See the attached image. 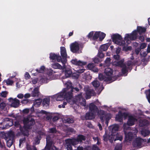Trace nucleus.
<instances>
[{"label":"nucleus","mask_w":150,"mask_h":150,"mask_svg":"<svg viewBox=\"0 0 150 150\" xmlns=\"http://www.w3.org/2000/svg\"><path fill=\"white\" fill-rule=\"evenodd\" d=\"M93 86L95 88H97L98 87L100 84L99 81L98 80H95L92 82Z\"/></svg>","instance_id":"obj_35"},{"label":"nucleus","mask_w":150,"mask_h":150,"mask_svg":"<svg viewBox=\"0 0 150 150\" xmlns=\"http://www.w3.org/2000/svg\"><path fill=\"white\" fill-rule=\"evenodd\" d=\"M9 101L12 103L11 105L14 108H17L19 105L20 101L17 98L14 99L12 98H10L9 99Z\"/></svg>","instance_id":"obj_18"},{"label":"nucleus","mask_w":150,"mask_h":150,"mask_svg":"<svg viewBox=\"0 0 150 150\" xmlns=\"http://www.w3.org/2000/svg\"><path fill=\"white\" fill-rule=\"evenodd\" d=\"M94 91L91 89H88L86 92V95L88 98H91V96L94 94Z\"/></svg>","instance_id":"obj_24"},{"label":"nucleus","mask_w":150,"mask_h":150,"mask_svg":"<svg viewBox=\"0 0 150 150\" xmlns=\"http://www.w3.org/2000/svg\"><path fill=\"white\" fill-rule=\"evenodd\" d=\"M137 31L139 35H141L146 32V28L142 26H137Z\"/></svg>","instance_id":"obj_25"},{"label":"nucleus","mask_w":150,"mask_h":150,"mask_svg":"<svg viewBox=\"0 0 150 150\" xmlns=\"http://www.w3.org/2000/svg\"><path fill=\"white\" fill-rule=\"evenodd\" d=\"M141 49L139 47H138L136 48L135 50V52L136 54L137 55H138L140 51H141Z\"/></svg>","instance_id":"obj_63"},{"label":"nucleus","mask_w":150,"mask_h":150,"mask_svg":"<svg viewBox=\"0 0 150 150\" xmlns=\"http://www.w3.org/2000/svg\"><path fill=\"white\" fill-rule=\"evenodd\" d=\"M7 94V92L5 91H2L1 93V95L2 97L5 98L6 97Z\"/></svg>","instance_id":"obj_57"},{"label":"nucleus","mask_w":150,"mask_h":150,"mask_svg":"<svg viewBox=\"0 0 150 150\" xmlns=\"http://www.w3.org/2000/svg\"><path fill=\"white\" fill-rule=\"evenodd\" d=\"M142 126H146L149 124L148 121L147 120H143L142 121Z\"/></svg>","instance_id":"obj_58"},{"label":"nucleus","mask_w":150,"mask_h":150,"mask_svg":"<svg viewBox=\"0 0 150 150\" xmlns=\"http://www.w3.org/2000/svg\"><path fill=\"white\" fill-rule=\"evenodd\" d=\"M50 137H47L46 138V144L47 145H51L52 144V142L50 140Z\"/></svg>","instance_id":"obj_53"},{"label":"nucleus","mask_w":150,"mask_h":150,"mask_svg":"<svg viewBox=\"0 0 150 150\" xmlns=\"http://www.w3.org/2000/svg\"><path fill=\"white\" fill-rule=\"evenodd\" d=\"M42 101L41 99H38L35 100L34 102V104L35 105H40Z\"/></svg>","instance_id":"obj_48"},{"label":"nucleus","mask_w":150,"mask_h":150,"mask_svg":"<svg viewBox=\"0 0 150 150\" xmlns=\"http://www.w3.org/2000/svg\"><path fill=\"white\" fill-rule=\"evenodd\" d=\"M27 150H37L36 147L35 146L32 147L29 145H27Z\"/></svg>","instance_id":"obj_50"},{"label":"nucleus","mask_w":150,"mask_h":150,"mask_svg":"<svg viewBox=\"0 0 150 150\" xmlns=\"http://www.w3.org/2000/svg\"><path fill=\"white\" fill-rule=\"evenodd\" d=\"M112 39L113 42L115 44L120 46H124L125 42L124 40L122 41V38L121 36L118 34H115L112 36Z\"/></svg>","instance_id":"obj_3"},{"label":"nucleus","mask_w":150,"mask_h":150,"mask_svg":"<svg viewBox=\"0 0 150 150\" xmlns=\"http://www.w3.org/2000/svg\"><path fill=\"white\" fill-rule=\"evenodd\" d=\"M106 34L105 33L99 32V40L102 41L104 38Z\"/></svg>","instance_id":"obj_41"},{"label":"nucleus","mask_w":150,"mask_h":150,"mask_svg":"<svg viewBox=\"0 0 150 150\" xmlns=\"http://www.w3.org/2000/svg\"><path fill=\"white\" fill-rule=\"evenodd\" d=\"M99 36V32H96L93 37V40H96Z\"/></svg>","instance_id":"obj_43"},{"label":"nucleus","mask_w":150,"mask_h":150,"mask_svg":"<svg viewBox=\"0 0 150 150\" xmlns=\"http://www.w3.org/2000/svg\"><path fill=\"white\" fill-rule=\"evenodd\" d=\"M117 61L116 62H115L114 63V64L116 66L122 67L124 66V65H125V64L124 63V59H122Z\"/></svg>","instance_id":"obj_23"},{"label":"nucleus","mask_w":150,"mask_h":150,"mask_svg":"<svg viewBox=\"0 0 150 150\" xmlns=\"http://www.w3.org/2000/svg\"><path fill=\"white\" fill-rule=\"evenodd\" d=\"M49 132L50 133H56L57 132V130L55 128H52L49 129Z\"/></svg>","instance_id":"obj_52"},{"label":"nucleus","mask_w":150,"mask_h":150,"mask_svg":"<svg viewBox=\"0 0 150 150\" xmlns=\"http://www.w3.org/2000/svg\"><path fill=\"white\" fill-rule=\"evenodd\" d=\"M82 88V86L80 84H79L78 87H74L72 86L71 82H69L67 84L66 88L63 89L62 91L69 94L71 93V95H73V92L77 93Z\"/></svg>","instance_id":"obj_2"},{"label":"nucleus","mask_w":150,"mask_h":150,"mask_svg":"<svg viewBox=\"0 0 150 150\" xmlns=\"http://www.w3.org/2000/svg\"><path fill=\"white\" fill-rule=\"evenodd\" d=\"M71 62L72 64L74 65L77 66H81V67L84 66L86 65L87 64L86 62L82 61L80 60H78V59L76 58L72 59Z\"/></svg>","instance_id":"obj_9"},{"label":"nucleus","mask_w":150,"mask_h":150,"mask_svg":"<svg viewBox=\"0 0 150 150\" xmlns=\"http://www.w3.org/2000/svg\"><path fill=\"white\" fill-rule=\"evenodd\" d=\"M93 61L95 63L98 64L102 61V60L98 57H95L93 59Z\"/></svg>","instance_id":"obj_49"},{"label":"nucleus","mask_w":150,"mask_h":150,"mask_svg":"<svg viewBox=\"0 0 150 150\" xmlns=\"http://www.w3.org/2000/svg\"><path fill=\"white\" fill-rule=\"evenodd\" d=\"M85 70V69H81L76 71L79 74H81L83 73Z\"/></svg>","instance_id":"obj_60"},{"label":"nucleus","mask_w":150,"mask_h":150,"mask_svg":"<svg viewBox=\"0 0 150 150\" xmlns=\"http://www.w3.org/2000/svg\"><path fill=\"white\" fill-rule=\"evenodd\" d=\"M27 128H25L23 127V128H22L21 127H20V130L22 134L24 135H25L26 132H27Z\"/></svg>","instance_id":"obj_46"},{"label":"nucleus","mask_w":150,"mask_h":150,"mask_svg":"<svg viewBox=\"0 0 150 150\" xmlns=\"http://www.w3.org/2000/svg\"><path fill=\"white\" fill-rule=\"evenodd\" d=\"M123 139L122 137V136H117L116 138L114 139V141H115L117 140H119L120 141H122Z\"/></svg>","instance_id":"obj_61"},{"label":"nucleus","mask_w":150,"mask_h":150,"mask_svg":"<svg viewBox=\"0 0 150 150\" xmlns=\"http://www.w3.org/2000/svg\"><path fill=\"white\" fill-rule=\"evenodd\" d=\"M6 106V104L4 102H1L0 103V108L1 109H3Z\"/></svg>","instance_id":"obj_56"},{"label":"nucleus","mask_w":150,"mask_h":150,"mask_svg":"<svg viewBox=\"0 0 150 150\" xmlns=\"http://www.w3.org/2000/svg\"><path fill=\"white\" fill-rule=\"evenodd\" d=\"M111 59L110 58L107 57L105 61V64L107 66H109L110 63Z\"/></svg>","instance_id":"obj_51"},{"label":"nucleus","mask_w":150,"mask_h":150,"mask_svg":"<svg viewBox=\"0 0 150 150\" xmlns=\"http://www.w3.org/2000/svg\"><path fill=\"white\" fill-rule=\"evenodd\" d=\"M113 73V70L110 68H106L104 71V73L106 76H107V77H110L111 81H110V82H112L114 81V80L112 81Z\"/></svg>","instance_id":"obj_16"},{"label":"nucleus","mask_w":150,"mask_h":150,"mask_svg":"<svg viewBox=\"0 0 150 150\" xmlns=\"http://www.w3.org/2000/svg\"><path fill=\"white\" fill-rule=\"evenodd\" d=\"M98 116L102 122L105 121H108L110 119V117L108 116H107L105 111L104 110H100L98 112Z\"/></svg>","instance_id":"obj_7"},{"label":"nucleus","mask_w":150,"mask_h":150,"mask_svg":"<svg viewBox=\"0 0 150 150\" xmlns=\"http://www.w3.org/2000/svg\"><path fill=\"white\" fill-rule=\"evenodd\" d=\"M137 120L132 115L128 116V120L127 122V124L129 126H132L134 124V122Z\"/></svg>","instance_id":"obj_20"},{"label":"nucleus","mask_w":150,"mask_h":150,"mask_svg":"<svg viewBox=\"0 0 150 150\" xmlns=\"http://www.w3.org/2000/svg\"><path fill=\"white\" fill-rule=\"evenodd\" d=\"M25 79L27 80L29 79L30 77V75L29 73L28 72H26L25 73Z\"/></svg>","instance_id":"obj_62"},{"label":"nucleus","mask_w":150,"mask_h":150,"mask_svg":"<svg viewBox=\"0 0 150 150\" xmlns=\"http://www.w3.org/2000/svg\"><path fill=\"white\" fill-rule=\"evenodd\" d=\"M59 117L58 116H54L52 118V121L53 122H55L56 121L58 120Z\"/></svg>","instance_id":"obj_64"},{"label":"nucleus","mask_w":150,"mask_h":150,"mask_svg":"<svg viewBox=\"0 0 150 150\" xmlns=\"http://www.w3.org/2000/svg\"><path fill=\"white\" fill-rule=\"evenodd\" d=\"M73 95L61 91L57 95L56 100L57 101H61L66 99L67 102L71 105L74 104L80 103L83 106L86 105V100L82 96V93H80L75 96L74 99H72Z\"/></svg>","instance_id":"obj_1"},{"label":"nucleus","mask_w":150,"mask_h":150,"mask_svg":"<svg viewBox=\"0 0 150 150\" xmlns=\"http://www.w3.org/2000/svg\"><path fill=\"white\" fill-rule=\"evenodd\" d=\"M109 46V45L108 44H105L102 45L100 47V50L101 51H105L107 50Z\"/></svg>","instance_id":"obj_30"},{"label":"nucleus","mask_w":150,"mask_h":150,"mask_svg":"<svg viewBox=\"0 0 150 150\" xmlns=\"http://www.w3.org/2000/svg\"><path fill=\"white\" fill-rule=\"evenodd\" d=\"M64 123L69 124L73 123L74 122L73 119L67 117L64 118Z\"/></svg>","instance_id":"obj_29"},{"label":"nucleus","mask_w":150,"mask_h":150,"mask_svg":"<svg viewBox=\"0 0 150 150\" xmlns=\"http://www.w3.org/2000/svg\"><path fill=\"white\" fill-rule=\"evenodd\" d=\"M56 59H57L58 62H61L63 64V66H65L66 63H64L63 62V58H62L59 55V54L57 55Z\"/></svg>","instance_id":"obj_34"},{"label":"nucleus","mask_w":150,"mask_h":150,"mask_svg":"<svg viewBox=\"0 0 150 150\" xmlns=\"http://www.w3.org/2000/svg\"><path fill=\"white\" fill-rule=\"evenodd\" d=\"M76 144L72 139H68L66 140V148L67 150H72V146Z\"/></svg>","instance_id":"obj_10"},{"label":"nucleus","mask_w":150,"mask_h":150,"mask_svg":"<svg viewBox=\"0 0 150 150\" xmlns=\"http://www.w3.org/2000/svg\"><path fill=\"white\" fill-rule=\"evenodd\" d=\"M88 68L90 70L94 72H98V69L97 68L94 63H89L87 66Z\"/></svg>","instance_id":"obj_21"},{"label":"nucleus","mask_w":150,"mask_h":150,"mask_svg":"<svg viewBox=\"0 0 150 150\" xmlns=\"http://www.w3.org/2000/svg\"><path fill=\"white\" fill-rule=\"evenodd\" d=\"M122 68L121 71L122 74H125L127 73L128 70L127 68L126 65H124V66L122 67Z\"/></svg>","instance_id":"obj_36"},{"label":"nucleus","mask_w":150,"mask_h":150,"mask_svg":"<svg viewBox=\"0 0 150 150\" xmlns=\"http://www.w3.org/2000/svg\"><path fill=\"white\" fill-rule=\"evenodd\" d=\"M120 57L118 54L114 55L113 56V58L114 59L117 61H118L120 59Z\"/></svg>","instance_id":"obj_55"},{"label":"nucleus","mask_w":150,"mask_h":150,"mask_svg":"<svg viewBox=\"0 0 150 150\" xmlns=\"http://www.w3.org/2000/svg\"><path fill=\"white\" fill-rule=\"evenodd\" d=\"M71 51L73 53H75L79 49V45L77 42L72 43L70 45Z\"/></svg>","instance_id":"obj_11"},{"label":"nucleus","mask_w":150,"mask_h":150,"mask_svg":"<svg viewBox=\"0 0 150 150\" xmlns=\"http://www.w3.org/2000/svg\"><path fill=\"white\" fill-rule=\"evenodd\" d=\"M39 89L38 87L35 88L32 91V96L33 97H38L39 96Z\"/></svg>","instance_id":"obj_27"},{"label":"nucleus","mask_w":150,"mask_h":150,"mask_svg":"<svg viewBox=\"0 0 150 150\" xmlns=\"http://www.w3.org/2000/svg\"><path fill=\"white\" fill-rule=\"evenodd\" d=\"M104 54L102 52V51H99L98 53L97 54V56L98 57L101 59L104 57Z\"/></svg>","instance_id":"obj_47"},{"label":"nucleus","mask_w":150,"mask_h":150,"mask_svg":"<svg viewBox=\"0 0 150 150\" xmlns=\"http://www.w3.org/2000/svg\"><path fill=\"white\" fill-rule=\"evenodd\" d=\"M123 118V113L121 111H119L118 115H116V120L119 122H121L122 121Z\"/></svg>","instance_id":"obj_26"},{"label":"nucleus","mask_w":150,"mask_h":150,"mask_svg":"<svg viewBox=\"0 0 150 150\" xmlns=\"http://www.w3.org/2000/svg\"><path fill=\"white\" fill-rule=\"evenodd\" d=\"M45 69V67L44 66H42L41 67L40 69H36V70L38 73H43L44 72Z\"/></svg>","instance_id":"obj_39"},{"label":"nucleus","mask_w":150,"mask_h":150,"mask_svg":"<svg viewBox=\"0 0 150 150\" xmlns=\"http://www.w3.org/2000/svg\"><path fill=\"white\" fill-rule=\"evenodd\" d=\"M110 136L109 135H108L105 132V134L103 136V140L105 142H107L109 139H112V138H110Z\"/></svg>","instance_id":"obj_40"},{"label":"nucleus","mask_w":150,"mask_h":150,"mask_svg":"<svg viewBox=\"0 0 150 150\" xmlns=\"http://www.w3.org/2000/svg\"><path fill=\"white\" fill-rule=\"evenodd\" d=\"M125 141L129 142L131 141L137 137L136 134L132 132H124Z\"/></svg>","instance_id":"obj_5"},{"label":"nucleus","mask_w":150,"mask_h":150,"mask_svg":"<svg viewBox=\"0 0 150 150\" xmlns=\"http://www.w3.org/2000/svg\"><path fill=\"white\" fill-rule=\"evenodd\" d=\"M13 125V122L12 119L6 118L2 122L0 123V128L4 129L9 128Z\"/></svg>","instance_id":"obj_4"},{"label":"nucleus","mask_w":150,"mask_h":150,"mask_svg":"<svg viewBox=\"0 0 150 150\" xmlns=\"http://www.w3.org/2000/svg\"><path fill=\"white\" fill-rule=\"evenodd\" d=\"M137 30H134L130 34H126L125 38V40H128L129 38L131 40H136L137 38Z\"/></svg>","instance_id":"obj_8"},{"label":"nucleus","mask_w":150,"mask_h":150,"mask_svg":"<svg viewBox=\"0 0 150 150\" xmlns=\"http://www.w3.org/2000/svg\"><path fill=\"white\" fill-rule=\"evenodd\" d=\"M94 33L93 31H91L87 35L88 38H92L93 35Z\"/></svg>","instance_id":"obj_59"},{"label":"nucleus","mask_w":150,"mask_h":150,"mask_svg":"<svg viewBox=\"0 0 150 150\" xmlns=\"http://www.w3.org/2000/svg\"><path fill=\"white\" fill-rule=\"evenodd\" d=\"M8 137H6V140H7L6 144L7 146L10 147L13 144V141L11 139V137L12 138L14 137V134L12 132H10L8 133Z\"/></svg>","instance_id":"obj_14"},{"label":"nucleus","mask_w":150,"mask_h":150,"mask_svg":"<svg viewBox=\"0 0 150 150\" xmlns=\"http://www.w3.org/2000/svg\"><path fill=\"white\" fill-rule=\"evenodd\" d=\"M50 103V99L49 98H46L43 99L42 104L43 105H49Z\"/></svg>","instance_id":"obj_31"},{"label":"nucleus","mask_w":150,"mask_h":150,"mask_svg":"<svg viewBox=\"0 0 150 150\" xmlns=\"http://www.w3.org/2000/svg\"><path fill=\"white\" fill-rule=\"evenodd\" d=\"M79 74H78L77 72L72 73L71 76L73 79H78L79 77Z\"/></svg>","instance_id":"obj_45"},{"label":"nucleus","mask_w":150,"mask_h":150,"mask_svg":"<svg viewBox=\"0 0 150 150\" xmlns=\"http://www.w3.org/2000/svg\"><path fill=\"white\" fill-rule=\"evenodd\" d=\"M144 142V140L139 137L136 139L133 142L132 144L134 147H139L142 145V143Z\"/></svg>","instance_id":"obj_15"},{"label":"nucleus","mask_w":150,"mask_h":150,"mask_svg":"<svg viewBox=\"0 0 150 150\" xmlns=\"http://www.w3.org/2000/svg\"><path fill=\"white\" fill-rule=\"evenodd\" d=\"M98 79L101 81H105L110 82L111 81L110 77H107L106 75L103 74H100L98 75Z\"/></svg>","instance_id":"obj_19"},{"label":"nucleus","mask_w":150,"mask_h":150,"mask_svg":"<svg viewBox=\"0 0 150 150\" xmlns=\"http://www.w3.org/2000/svg\"><path fill=\"white\" fill-rule=\"evenodd\" d=\"M95 115L90 112L86 113L85 118L86 120H92L95 118Z\"/></svg>","instance_id":"obj_22"},{"label":"nucleus","mask_w":150,"mask_h":150,"mask_svg":"<svg viewBox=\"0 0 150 150\" xmlns=\"http://www.w3.org/2000/svg\"><path fill=\"white\" fill-rule=\"evenodd\" d=\"M60 53L61 56L63 58V62L64 63H66L67 59V53L66 48L64 47H60Z\"/></svg>","instance_id":"obj_12"},{"label":"nucleus","mask_w":150,"mask_h":150,"mask_svg":"<svg viewBox=\"0 0 150 150\" xmlns=\"http://www.w3.org/2000/svg\"><path fill=\"white\" fill-rule=\"evenodd\" d=\"M65 73L66 77H69L71 76L72 73L70 70H66Z\"/></svg>","instance_id":"obj_37"},{"label":"nucleus","mask_w":150,"mask_h":150,"mask_svg":"<svg viewBox=\"0 0 150 150\" xmlns=\"http://www.w3.org/2000/svg\"><path fill=\"white\" fill-rule=\"evenodd\" d=\"M145 93L146 95L148 101L150 103V89H149L146 91Z\"/></svg>","instance_id":"obj_42"},{"label":"nucleus","mask_w":150,"mask_h":150,"mask_svg":"<svg viewBox=\"0 0 150 150\" xmlns=\"http://www.w3.org/2000/svg\"><path fill=\"white\" fill-rule=\"evenodd\" d=\"M75 143L76 144H78L79 142H81L83 141H85L86 139L85 136L79 134L78 135L76 139H72Z\"/></svg>","instance_id":"obj_17"},{"label":"nucleus","mask_w":150,"mask_h":150,"mask_svg":"<svg viewBox=\"0 0 150 150\" xmlns=\"http://www.w3.org/2000/svg\"><path fill=\"white\" fill-rule=\"evenodd\" d=\"M57 54H56L54 53H51L50 54V59L52 60H54L56 59Z\"/></svg>","instance_id":"obj_38"},{"label":"nucleus","mask_w":150,"mask_h":150,"mask_svg":"<svg viewBox=\"0 0 150 150\" xmlns=\"http://www.w3.org/2000/svg\"><path fill=\"white\" fill-rule=\"evenodd\" d=\"M141 133L142 136L145 137L149 134L150 132L149 130L145 129L142 130L141 132Z\"/></svg>","instance_id":"obj_32"},{"label":"nucleus","mask_w":150,"mask_h":150,"mask_svg":"<svg viewBox=\"0 0 150 150\" xmlns=\"http://www.w3.org/2000/svg\"><path fill=\"white\" fill-rule=\"evenodd\" d=\"M4 81L6 83L7 85H12L13 83V81L9 79L4 80Z\"/></svg>","instance_id":"obj_44"},{"label":"nucleus","mask_w":150,"mask_h":150,"mask_svg":"<svg viewBox=\"0 0 150 150\" xmlns=\"http://www.w3.org/2000/svg\"><path fill=\"white\" fill-rule=\"evenodd\" d=\"M119 128V127L116 124L115 125H114L112 126V134L115 133V132L117 131H118Z\"/></svg>","instance_id":"obj_33"},{"label":"nucleus","mask_w":150,"mask_h":150,"mask_svg":"<svg viewBox=\"0 0 150 150\" xmlns=\"http://www.w3.org/2000/svg\"><path fill=\"white\" fill-rule=\"evenodd\" d=\"M146 47V44L145 43H142L141 44L139 47L141 50L144 49Z\"/></svg>","instance_id":"obj_54"},{"label":"nucleus","mask_w":150,"mask_h":150,"mask_svg":"<svg viewBox=\"0 0 150 150\" xmlns=\"http://www.w3.org/2000/svg\"><path fill=\"white\" fill-rule=\"evenodd\" d=\"M23 122L24 128L30 129L31 128V127L35 124V121L34 119L32 118L30 120L28 118H27L24 119Z\"/></svg>","instance_id":"obj_6"},{"label":"nucleus","mask_w":150,"mask_h":150,"mask_svg":"<svg viewBox=\"0 0 150 150\" xmlns=\"http://www.w3.org/2000/svg\"><path fill=\"white\" fill-rule=\"evenodd\" d=\"M52 67L54 69H62V67L59 64L56 63L52 64Z\"/></svg>","instance_id":"obj_28"},{"label":"nucleus","mask_w":150,"mask_h":150,"mask_svg":"<svg viewBox=\"0 0 150 150\" xmlns=\"http://www.w3.org/2000/svg\"><path fill=\"white\" fill-rule=\"evenodd\" d=\"M90 112L96 115V114L99 111L97 106L93 103H91L89 105Z\"/></svg>","instance_id":"obj_13"}]
</instances>
